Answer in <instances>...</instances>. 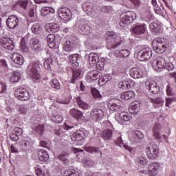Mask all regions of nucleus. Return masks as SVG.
<instances>
[{
	"instance_id": "f257e3e1",
	"label": "nucleus",
	"mask_w": 176,
	"mask_h": 176,
	"mask_svg": "<svg viewBox=\"0 0 176 176\" xmlns=\"http://www.w3.org/2000/svg\"><path fill=\"white\" fill-rule=\"evenodd\" d=\"M135 19H137V14L134 12L127 11L124 12L120 15V27H127Z\"/></svg>"
},
{
	"instance_id": "f03ea898",
	"label": "nucleus",
	"mask_w": 176,
	"mask_h": 176,
	"mask_svg": "<svg viewBox=\"0 0 176 176\" xmlns=\"http://www.w3.org/2000/svg\"><path fill=\"white\" fill-rule=\"evenodd\" d=\"M27 72L34 80H39V74H41V66L39 63L33 62L28 65Z\"/></svg>"
},
{
	"instance_id": "7ed1b4c3",
	"label": "nucleus",
	"mask_w": 176,
	"mask_h": 176,
	"mask_svg": "<svg viewBox=\"0 0 176 176\" xmlns=\"http://www.w3.org/2000/svg\"><path fill=\"white\" fill-rule=\"evenodd\" d=\"M153 49L158 53L159 54H162L166 52L167 47H168V44L164 39L157 38V40H154L152 43Z\"/></svg>"
},
{
	"instance_id": "20e7f679",
	"label": "nucleus",
	"mask_w": 176,
	"mask_h": 176,
	"mask_svg": "<svg viewBox=\"0 0 176 176\" xmlns=\"http://www.w3.org/2000/svg\"><path fill=\"white\" fill-rule=\"evenodd\" d=\"M132 32L141 39H145L148 38V32H146V27L145 24L143 25H135L132 28Z\"/></svg>"
},
{
	"instance_id": "39448f33",
	"label": "nucleus",
	"mask_w": 176,
	"mask_h": 176,
	"mask_svg": "<svg viewBox=\"0 0 176 176\" xmlns=\"http://www.w3.org/2000/svg\"><path fill=\"white\" fill-rule=\"evenodd\" d=\"M107 107L113 112H122L123 111V103L118 99H111L109 101Z\"/></svg>"
},
{
	"instance_id": "423d86ee",
	"label": "nucleus",
	"mask_w": 176,
	"mask_h": 176,
	"mask_svg": "<svg viewBox=\"0 0 176 176\" xmlns=\"http://www.w3.org/2000/svg\"><path fill=\"white\" fill-rule=\"evenodd\" d=\"M137 57L140 61H148L152 57V50L149 47L143 48L138 52Z\"/></svg>"
},
{
	"instance_id": "0eeeda50",
	"label": "nucleus",
	"mask_w": 176,
	"mask_h": 176,
	"mask_svg": "<svg viewBox=\"0 0 176 176\" xmlns=\"http://www.w3.org/2000/svg\"><path fill=\"white\" fill-rule=\"evenodd\" d=\"M157 145L155 144H150L147 146L146 155L148 159H156L157 154L159 153V150H157Z\"/></svg>"
},
{
	"instance_id": "6e6552de",
	"label": "nucleus",
	"mask_w": 176,
	"mask_h": 176,
	"mask_svg": "<svg viewBox=\"0 0 176 176\" xmlns=\"http://www.w3.org/2000/svg\"><path fill=\"white\" fill-rule=\"evenodd\" d=\"M14 96L21 101H27L30 99V94L27 91V89L24 88L16 89L14 92Z\"/></svg>"
},
{
	"instance_id": "1a4fd4ad",
	"label": "nucleus",
	"mask_w": 176,
	"mask_h": 176,
	"mask_svg": "<svg viewBox=\"0 0 176 176\" xmlns=\"http://www.w3.org/2000/svg\"><path fill=\"white\" fill-rule=\"evenodd\" d=\"M106 41L107 43H111L110 49H115L118 46L120 45V42L116 39V36L112 32H108L106 36Z\"/></svg>"
},
{
	"instance_id": "9d476101",
	"label": "nucleus",
	"mask_w": 176,
	"mask_h": 176,
	"mask_svg": "<svg viewBox=\"0 0 176 176\" xmlns=\"http://www.w3.org/2000/svg\"><path fill=\"white\" fill-rule=\"evenodd\" d=\"M147 90L151 94H159L160 93V87L156 82L152 81V82H146L145 83Z\"/></svg>"
},
{
	"instance_id": "9b49d317",
	"label": "nucleus",
	"mask_w": 176,
	"mask_h": 176,
	"mask_svg": "<svg viewBox=\"0 0 176 176\" xmlns=\"http://www.w3.org/2000/svg\"><path fill=\"white\" fill-rule=\"evenodd\" d=\"M166 65V59L163 57H158L157 60L153 61V68L157 72L162 71V69L164 68Z\"/></svg>"
},
{
	"instance_id": "f8f14e48",
	"label": "nucleus",
	"mask_w": 176,
	"mask_h": 176,
	"mask_svg": "<svg viewBox=\"0 0 176 176\" xmlns=\"http://www.w3.org/2000/svg\"><path fill=\"white\" fill-rule=\"evenodd\" d=\"M104 110L101 109H94L91 111L90 116L93 120H101L104 118Z\"/></svg>"
},
{
	"instance_id": "ddd939ff",
	"label": "nucleus",
	"mask_w": 176,
	"mask_h": 176,
	"mask_svg": "<svg viewBox=\"0 0 176 176\" xmlns=\"http://www.w3.org/2000/svg\"><path fill=\"white\" fill-rule=\"evenodd\" d=\"M0 43L4 49H7L8 50H13L14 49V43H13V40L10 39V38H2L0 40Z\"/></svg>"
},
{
	"instance_id": "4468645a",
	"label": "nucleus",
	"mask_w": 176,
	"mask_h": 176,
	"mask_svg": "<svg viewBox=\"0 0 176 176\" xmlns=\"http://www.w3.org/2000/svg\"><path fill=\"white\" fill-rule=\"evenodd\" d=\"M19 18L16 15H10L6 21L8 28L14 30L19 25Z\"/></svg>"
},
{
	"instance_id": "2eb2a0df",
	"label": "nucleus",
	"mask_w": 176,
	"mask_h": 176,
	"mask_svg": "<svg viewBox=\"0 0 176 176\" xmlns=\"http://www.w3.org/2000/svg\"><path fill=\"white\" fill-rule=\"evenodd\" d=\"M58 14L60 19L64 20V21H67L71 19V11L68 10V8H61L58 10Z\"/></svg>"
},
{
	"instance_id": "dca6fc26",
	"label": "nucleus",
	"mask_w": 176,
	"mask_h": 176,
	"mask_svg": "<svg viewBox=\"0 0 176 176\" xmlns=\"http://www.w3.org/2000/svg\"><path fill=\"white\" fill-rule=\"evenodd\" d=\"M69 60L70 61V64H72L73 67H79L80 63H82V57H80L78 54L70 55L69 56Z\"/></svg>"
},
{
	"instance_id": "f3484780",
	"label": "nucleus",
	"mask_w": 176,
	"mask_h": 176,
	"mask_svg": "<svg viewBox=\"0 0 176 176\" xmlns=\"http://www.w3.org/2000/svg\"><path fill=\"white\" fill-rule=\"evenodd\" d=\"M148 168L149 175L156 176L157 175L158 170L160 168V164L158 162H151Z\"/></svg>"
},
{
	"instance_id": "a211bd4d",
	"label": "nucleus",
	"mask_w": 176,
	"mask_h": 176,
	"mask_svg": "<svg viewBox=\"0 0 176 176\" xmlns=\"http://www.w3.org/2000/svg\"><path fill=\"white\" fill-rule=\"evenodd\" d=\"M129 75H131V78H133V79H140V78H142L144 73L142 72V70L138 67L131 69Z\"/></svg>"
},
{
	"instance_id": "6ab92c4d",
	"label": "nucleus",
	"mask_w": 176,
	"mask_h": 176,
	"mask_svg": "<svg viewBox=\"0 0 176 176\" xmlns=\"http://www.w3.org/2000/svg\"><path fill=\"white\" fill-rule=\"evenodd\" d=\"M86 138V133L82 130L77 131L72 135V141H82Z\"/></svg>"
},
{
	"instance_id": "aec40b11",
	"label": "nucleus",
	"mask_w": 176,
	"mask_h": 176,
	"mask_svg": "<svg viewBox=\"0 0 176 176\" xmlns=\"http://www.w3.org/2000/svg\"><path fill=\"white\" fill-rule=\"evenodd\" d=\"M32 49L41 52L42 50V45H41V41L39 38H34L30 40V42Z\"/></svg>"
},
{
	"instance_id": "412c9836",
	"label": "nucleus",
	"mask_w": 176,
	"mask_h": 176,
	"mask_svg": "<svg viewBox=\"0 0 176 176\" xmlns=\"http://www.w3.org/2000/svg\"><path fill=\"white\" fill-rule=\"evenodd\" d=\"M141 111V104L138 102L131 103L129 111L131 115H137Z\"/></svg>"
},
{
	"instance_id": "4be33fe9",
	"label": "nucleus",
	"mask_w": 176,
	"mask_h": 176,
	"mask_svg": "<svg viewBox=\"0 0 176 176\" xmlns=\"http://www.w3.org/2000/svg\"><path fill=\"white\" fill-rule=\"evenodd\" d=\"M98 55L96 53L91 52L89 54L88 61L91 67H94L98 63Z\"/></svg>"
},
{
	"instance_id": "5701e85b",
	"label": "nucleus",
	"mask_w": 176,
	"mask_h": 176,
	"mask_svg": "<svg viewBox=\"0 0 176 176\" xmlns=\"http://www.w3.org/2000/svg\"><path fill=\"white\" fill-rule=\"evenodd\" d=\"M144 138V133L140 131H135L131 138L132 142H136L137 144Z\"/></svg>"
},
{
	"instance_id": "b1692460",
	"label": "nucleus",
	"mask_w": 176,
	"mask_h": 176,
	"mask_svg": "<svg viewBox=\"0 0 176 176\" xmlns=\"http://www.w3.org/2000/svg\"><path fill=\"white\" fill-rule=\"evenodd\" d=\"M11 60H12L15 64H18V65H23V64H24V58L17 53H14L12 55Z\"/></svg>"
},
{
	"instance_id": "393cba45",
	"label": "nucleus",
	"mask_w": 176,
	"mask_h": 176,
	"mask_svg": "<svg viewBox=\"0 0 176 176\" xmlns=\"http://www.w3.org/2000/svg\"><path fill=\"white\" fill-rule=\"evenodd\" d=\"M37 155L41 162H47L49 160V154L44 149H38Z\"/></svg>"
},
{
	"instance_id": "a878e982",
	"label": "nucleus",
	"mask_w": 176,
	"mask_h": 176,
	"mask_svg": "<svg viewBox=\"0 0 176 176\" xmlns=\"http://www.w3.org/2000/svg\"><path fill=\"white\" fill-rule=\"evenodd\" d=\"M70 115L76 119V120H80L83 118V113L76 109H72L70 110Z\"/></svg>"
},
{
	"instance_id": "bb28decb",
	"label": "nucleus",
	"mask_w": 176,
	"mask_h": 176,
	"mask_svg": "<svg viewBox=\"0 0 176 176\" xmlns=\"http://www.w3.org/2000/svg\"><path fill=\"white\" fill-rule=\"evenodd\" d=\"M47 43H48V46L49 47H50V49H54V47H56V36L53 34H49L47 36Z\"/></svg>"
},
{
	"instance_id": "cd10ccee",
	"label": "nucleus",
	"mask_w": 176,
	"mask_h": 176,
	"mask_svg": "<svg viewBox=\"0 0 176 176\" xmlns=\"http://www.w3.org/2000/svg\"><path fill=\"white\" fill-rule=\"evenodd\" d=\"M45 30L47 32H58L60 25L57 23H50L47 25Z\"/></svg>"
},
{
	"instance_id": "c85d7f7f",
	"label": "nucleus",
	"mask_w": 176,
	"mask_h": 176,
	"mask_svg": "<svg viewBox=\"0 0 176 176\" xmlns=\"http://www.w3.org/2000/svg\"><path fill=\"white\" fill-rule=\"evenodd\" d=\"M113 134V131L111 129H104L102 132V138L104 141H109V140H112Z\"/></svg>"
},
{
	"instance_id": "c756f323",
	"label": "nucleus",
	"mask_w": 176,
	"mask_h": 176,
	"mask_svg": "<svg viewBox=\"0 0 176 176\" xmlns=\"http://www.w3.org/2000/svg\"><path fill=\"white\" fill-rule=\"evenodd\" d=\"M72 83L75 84V82L76 80H79V78H80V75L82 74V70L80 69H74L72 71Z\"/></svg>"
},
{
	"instance_id": "7c9ffc66",
	"label": "nucleus",
	"mask_w": 176,
	"mask_h": 176,
	"mask_svg": "<svg viewBox=\"0 0 176 176\" xmlns=\"http://www.w3.org/2000/svg\"><path fill=\"white\" fill-rule=\"evenodd\" d=\"M118 120L122 124H124V122H130L131 120V116L127 113H120L118 117Z\"/></svg>"
},
{
	"instance_id": "2f4dec72",
	"label": "nucleus",
	"mask_w": 176,
	"mask_h": 176,
	"mask_svg": "<svg viewBox=\"0 0 176 176\" xmlns=\"http://www.w3.org/2000/svg\"><path fill=\"white\" fill-rule=\"evenodd\" d=\"M115 142L116 145H118L119 146H120V148H122V146H123L124 149H126V151H129V152H131V151H133V148H131V147H130L129 145L123 144V140H122V136H118L117 138V140H115Z\"/></svg>"
},
{
	"instance_id": "473e14b6",
	"label": "nucleus",
	"mask_w": 176,
	"mask_h": 176,
	"mask_svg": "<svg viewBox=\"0 0 176 176\" xmlns=\"http://www.w3.org/2000/svg\"><path fill=\"white\" fill-rule=\"evenodd\" d=\"M150 30L152 32H160L162 31V26L159 23L153 22L150 24Z\"/></svg>"
},
{
	"instance_id": "72a5a7b5",
	"label": "nucleus",
	"mask_w": 176,
	"mask_h": 176,
	"mask_svg": "<svg viewBox=\"0 0 176 176\" xmlns=\"http://www.w3.org/2000/svg\"><path fill=\"white\" fill-rule=\"evenodd\" d=\"M55 10L53 8L50 7H43L41 8V14L43 17L45 16H47V14H50V13H54Z\"/></svg>"
},
{
	"instance_id": "f704fd0d",
	"label": "nucleus",
	"mask_w": 176,
	"mask_h": 176,
	"mask_svg": "<svg viewBox=\"0 0 176 176\" xmlns=\"http://www.w3.org/2000/svg\"><path fill=\"white\" fill-rule=\"evenodd\" d=\"M153 135L157 140H162V135H160V124H156L153 127Z\"/></svg>"
},
{
	"instance_id": "c9c22d12",
	"label": "nucleus",
	"mask_w": 176,
	"mask_h": 176,
	"mask_svg": "<svg viewBox=\"0 0 176 176\" xmlns=\"http://www.w3.org/2000/svg\"><path fill=\"white\" fill-rule=\"evenodd\" d=\"M101 75H102V74L97 70L91 71L89 73V76L92 79V80H97V79H100Z\"/></svg>"
},
{
	"instance_id": "e433bc0d",
	"label": "nucleus",
	"mask_w": 176,
	"mask_h": 176,
	"mask_svg": "<svg viewBox=\"0 0 176 176\" xmlns=\"http://www.w3.org/2000/svg\"><path fill=\"white\" fill-rule=\"evenodd\" d=\"M135 94H134V91H133L122 92L121 94V98H122V100H130V98H133V97H134Z\"/></svg>"
},
{
	"instance_id": "4c0bfd02",
	"label": "nucleus",
	"mask_w": 176,
	"mask_h": 176,
	"mask_svg": "<svg viewBox=\"0 0 176 176\" xmlns=\"http://www.w3.org/2000/svg\"><path fill=\"white\" fill-rule=\"evenodd\" d=\"M31 30L33 34H35L36 35H39V34H41L42 31V27L38 23H34L32 25Z\"/></svg>"
},
{
	"instance_id": "58836bf2",
	"label": "nucleus",
	"mask_w": 176,
	"mask_h": 176,
	"mask_svg": "<svg viewBox=\"0 0 176 176\" xmlns=\"http://www.w3.org/2000/svg\"><path fill=\"white\" fill-rule=\"evenodd\" d=\"M116 54H117V57H120L121 58H123L129 56L130 51L128 50H121L120 51H116Z\"/></svg>"
},
{
	"instance_id": "ea45409f",
	"label": "nucleus",
	"mask_w": 176,
	"mask_h": 176,
	"mask_svg": "<svg viewBox=\"0 0 176 176\" xmlns=\"http://www.w3.org/2000/svg\"><path fill=\"white\" fill-rule=\"evenodd\" d=\"M20 73L14 72L13 75L10 78V82H11V83H17V82L20 80Z\"/></svg>"
},
{
	"instance_id": "a19ab883",
	"label": "nucleus",
	"mask_w": 176,
	"mask_h": 176,
	"mask_svg": "<svg viewBox=\"0 0 176 176\" xmlns=\"http://www.w3.org/2000/svg\"><path fill=\"white\" fill-rule=\"evenodd\" d=\"M77 104L80 108H82V109H88L89 108V104L85 102L80 97H78L76 98Z\"/></svg>"
},
{
	"instance_id": "79ce46f5",
	"label": "nucleus",
	"mask_w": 176,
	"mask_h": 176,
	"mask_svg": "<svg viewBox=\"0 0 176 176\" xmlns=\"http://www.w3.org/2000/svg\"><path fill=\"white\" fill-rule=\"evenodd\" d=\"M65 176H80L79 172H78V170L70 168V169H67L65 173H64Z\"/></svg>"
},
{
	"instance_id": "37998d69",
	"label": "nucleus",
	"mask_w": 176,
	"mask_h": 176,
	"mask_svg": "<svg viewBox=\"0 0 176 176\" xmlns=\"http://www.w3.org/2000/svg\"><path fill=\"white\" fill-rule=\"evenodd\" d=\"M105 59L101 58L99 61L96 64V69L98 71H104V68L105 67Z\"/></svg>"
},
{
	"instance_id": "c03bdc74",
	"label": "nucleus",
	"mask_w": 176,
	"mask_h": 176,
	"mask_svg": "<svg viewBox=\"0 0 176 176\" xmlns=\"http://www.w3.org/2000/svg\"><path fill=\"white\" fill-rule=\"evenodd\" d=\"M21 144L22 145V149L25 152L30 151L31 149V143L27 140H23L21 142Z\"/></svg>"
},
{
	"instance_id": "a18cd8bd",
	"label": "nucleus",
	"mask_w": 176,
	"mask_h": 176,
	"mask_svg": "<svg viewBox=\"0 0 176 176\" xmlns=\"http://www.w3.org/2000/svg\"><path fill=\"white\" fill-rule=\"evenodd\" d=\"M118 87L120 89H123V90H127V89H130L131 86L130 85V82L129 81H122L118 84Z\"/></svg>"
},
{
	"instance_id": "49530a36",
	"label": "nucleus",
	"mask_w": 176,
	"mask_h": 176,
	"mask_svg": "<svg viewBox=\"0 0 176 176\" xmlns=\"http://www.w3.org/2000/svg\"><path fill=\"white\" fill-rule=\"evenodd\" d=\"M111 80H112V76H111V74H107L99 79V83H103V85H105V83H107V82Z\"/></svg>"
},
{
	"instance_id": "de8ad7c7",
	"label": "nucleus",
	"mask_w": 176,
	"mask_h": 176,
	"mask_svg": "<svg viewBox=\"0 0 176 176\" xmlns=\"http://www.w3.org/2000/svg\"><path fill=\"white\" fill-rule=\"evenodd\" d=\"M21 50L23 53H27L28 52V45H27L25 38H22L21 41Z\"/></svg>"
},
{
	"instance_id": "09e8293b",
	"label": "nucleus",
	"mask_w": 176,
	"mask_h": 176,
	"mask_svg": "<svg viewBox=\"0 0 176 176\" xmlns=\"http://www.w3.org/2000/svg\"><path fill=\"white\" fill-rule=\"evenodd\" d=\"M91 93L94 97V98H102V96H101V94H100V91H98L96 88H91Z\"/></svg>"
},
{
	"instance_id": "8fccbe9b",
	"label": "nucleus",
	"mask_w": 176,
	"mask_h": 176,
	"mask_svg": "<svg viewBox=\"0 0 176 176\" xmlns=\"http://www.w3.org/2000/svg\"><path fill=\"white\" fill-rule=\"evenodd\" d=\"M72 46H74V43L71 42V41H67L65 42L63 47L65 52H71Z\"/></svg>"
},
{
	"instance_id": "3c124183",
	"label": "nucleus",
	"mask_w": 176,
	"mask_h": 176,
	"mask_svg": "<svg viewBox=\"0 0 176 176\" xmlns=\"http://www.w3.org/2000/svg\"><path fill=\"white\" fill-rule=\"evenodd\" d=\"M52 65H53V59L52 58H47L44 62V67L45 69H52Z\"/></svg>"
},
{
	"instance_id": "603ef678",
	"label": "nucleus",
	"mask_w": 176,
	"mask_h": 176,
	"mask_svg": "<svg viewBox=\"0 0 176 176\" xmlns=\"http://www.w3.org/2000/svg\"><path fill=\"white\" fill-rule=\"evenodd\" d=\"M27 5H28V1H19L14 5V8H17V6H20L21 8H23V9H25V10L27 9Z\"/></svg>"
},
{
	"instance_id": "864d4df0",
	"label": "nucleus",
	"mask_w": 176,
	"mask_h": 176,
	"mask_svg": "<svg viewBox=\"0 0 176 176\" xmlns=\"http://www.w3.org/2000/svg\"><path fill=\"white\" fill-rule=\"evenodd\" d=\"M34 131L40 135H43V131H45V126L42 124H38L34 128Z\"/></svg>"
},
{
	"instance_id": "5fc2aeb1",
	"label": "nucleus",
	"mask_w": 176,
	"mask_h": 176,
	"mask_svg": "<svg viewBox=\"0 0 176 176\" xmlns=\"http://www.w3.org/2000/svg\"><path fill=\"white\" fill-rule=\"evenodd\" d=\"M52 122H54V123H61L63 122V116L60 115L53 116L51 118Z\"/></svg>"
},
{
	"instance_id": "6e6d98bb",
	"label": "nucleus",
	"mask_w": 176,
	"mask_h": 176,
	"mask_svg": "<svg viewBox=\"0 0 176 176\" xmlns=\"http://www.w3.org/2000/svg\"><path fill=\"white\" fill-rule=\"evenodd\" d=\"M52 87L54 89H56V90H60L61 89V85H60V82L56 78H54L52 80Z\"/></svg>"
},
{
	"instance_id": "4d7b16f0",
	"label": "nucleus",
	"mask_w": 176,
	"mask_h": 176,
	"mask_svg": "<svg viewBox=\"0 0 176 176\" xmlns=\"http://www.w3.org/2000/svg\"><path fill=\"white\" fill-rule=\"evenodd\" d=\"M58 157L59 160H61V162H63L65 166H68L69 164V160L67 159V155H65V154H60L58 156Z\"/></svg>"
},
{
	"instance_id": "13d9d810",
	"label": "nucleus",
	"mask_w": 176,
	"mask_h": 176,
	"mask_svg": "<svg viewBox=\"0 0 176 176\" xmlns=\"http://www.w3.org/2000/svg\"><path fill=\"white\" fill-rule=\"evenodd\" d=\"M83 163L85 166H87L88 167H93L94 166V162L90 158H84Z\"/></svg>"
},
{
	"instance_id": "bf43d9fd",
	"label": "nucleus",
	"mask_w": 176,
	"mask_h": 176,
	"mask_svg": "<svg viewBox=\"0 0 176 176\" xmlns=\"http://www.w3.org/2000/svg\"><path fill=\"white\" fill-rule=\"evenodd\" d=\"M91 3H85L82 4V10L84 12H89V10H91Z\"/></svg>"
},
{
	"instance_id": "052dcab7",
	"label": "nucleus",
	"mask_w": 176,
	"mask_h": 176,
	"mask_svg": "<svg viewBox=\"0 0 176 176\" xmlns=\"http://www.w3.org/2000/svg\"><path fill=\"white\" fill-rule=\"evenodd\" d=\"M138 163L142 164V166H145L146 164H148V160L144 157H139L138 158Z\"/></svg>"
},
{
	"instance_id": "680f3d73",
	"label": "nucleus",
	"mask_w": 176,
	"mask_h": 176,
	"mask_svg": "<svg viewBox=\"0 0 176 176\" xmlns=\"http://www.w3.org/2000/svg\"><path fill=\"white\" fill-rule=\"evenodd\" d=\"M111 10H112V7L109 6H102L100 8V10L103 13H109V12H111Z\"/></svg>"
},
{
	"instance_id": "e2e57ef3",
	"label": "nucleus",
	"mask_w": 176,
	"mask_h": 176,
	"mask_svg": "<svg viewBox=\"0 0 176 176\" xmlns=\"http://www.w3.org/2000/svg\"><path fill=\"white\" fill-rule=\"evenodd\" d=\"M165 69H167V71H173L174 69V65L172 63L168 62L165 63V66L164 67Z\"/></svg>"
},
{
	"instance_id": "0e129e2a",
	"label": "nucleus",
	"mask_w": 176,
	"mask_h": 176,
	"mask_svg": "<svg viewBox=\"0 0 176 176\" xmlns=\"http://www.w3.org/2000/svg\"><path fill=\"white\" fill-rule=\"evenodd\" d=\"M79 28L82 32H90V27L89 25H81L79 26Z\"/></svg>"
},
{
	"instance_id": "69168bd1",
	"label": "nucleus",
	"mask_w": 176,
	"mask_h": 176,
	"mask_svg": "<svg viewBox=\"0 0 176 176\" xmlns=\"http://www.w3.org/2000/svg\"><path fill=\"white\" fill-rule=\"evenodd\" d=\"M12 133L19 136L21 135V134H23V129L21 128L16 127L14 129Z\"/></svg>"
},
{
	"instance_id": "338daca9",
	"label": "nucleus",
	"mask_w": 176,
	"mask_h": 176,
	"mask_svg": "<svg viewBox=\"0 0 176 176\" xmlns=\"http://www.w3.org/2000/svg\"><path fill=\"white\" fill-rule=\"evenodd\" d=\"M151 101H152V102H153V104H155V105H160V104H162V98H160L151 99Z\"/></svg>"
},
{
	"instance_id": "774afa93",
	"label": "nucleus",
	"mask_w": 176,
	"mask_h": 176,
	"mask_svg": "<svg viewBox=\"0 0 176 176\" xmlns=\"http://www.w3.org/2000/svg\"><path fill=\"white\" fill-rule=\"evenodd\" d=\"M10 140H12V141H19V135H16V133H14V132L12 133V134L10 135Z\"/></svg>"
}]
</instances>
